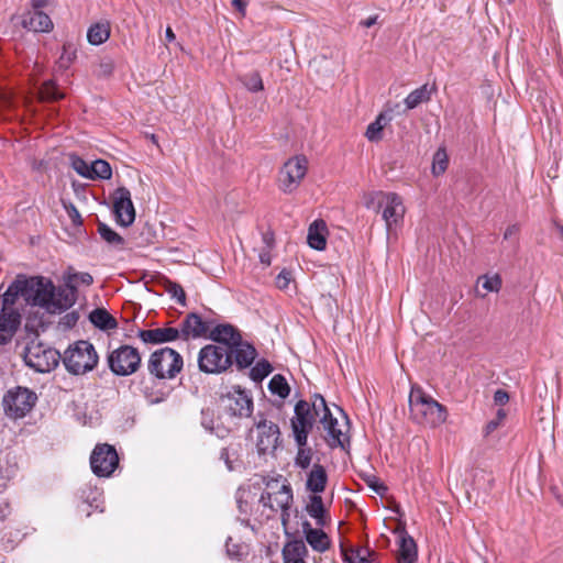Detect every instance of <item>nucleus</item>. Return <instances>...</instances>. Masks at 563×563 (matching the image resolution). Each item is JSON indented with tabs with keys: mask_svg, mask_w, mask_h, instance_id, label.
Instances as JSON below:
<instances>
[{
	"mask_svg": "<svg viewBox=\"0 0 563 563\" xmlns=\"http://www.w3.org/2000/svg\"><path fill=\"white\" fill-rule=\"evenodd\" d=\"M64 205V208L71 221V223L75 225V227H79L82 224V219H81V216L78 211V209L70 202L66 203V202H63Z\"/></svg>",
	"mask_w": 563,
	"mask_h": 563,
	"instance_id": "8fccbe9b",
	"label": "nucleus"
},
{
	"mask_svg": "<svg viewBox=\"0 0 563 563\" xmlns=\"http://www.w3.org/2000/svg\"><path fill=\"white\" fill-rule=\"evenodd\" d=\"M209 338L222 345L228 346L229 351L240 343L241 341V334L239 331L231 324H218L213 329L209 330Z\"/></svg>",
	"mask_w": 563,
	"mask_h": 563,
	"instance_id": "5701e85b",
	"label": "nucleus"
},
{
	"mask_svg": "<svg viewBox=\"0 0 563 563\" xmlns=\"http://www.w3.org/2000/svg\"><path fill=\"white\" fill-rule=\"evenodd\" d=\"M258 455L273 456L282 443L278 424L268 420L262 412L254 416L253 427L249 431Z\"/></svg>",
	"mask_w": 563,
	"mask_h": 563,
	"instance_id": "20e7f679",
	"label": "nucleus"
},
{
	"mask_svg": "<svg viewBox=\"0 0 563 563\" xmlns=\"http://www.w3.org/2000/svg\"><path fill=\"white\" fill-rule=\"evenodd\" d=\"M507 413L504 409H498L496 417L487 422V424L484 428V435L487 437L490 433H493L495 430H497L506 419Z\"/></svg>",
	"mask_w": 563,
	"mask_h": 563,
	"instance_id": "de8ad7c7",
	"label": "nucleus"
},
{
	"mask_svg": "<svg viewBox=\"0 0 563 563\" xmlns=\"http://www.w3.org/2000/svg\"><path fill=\"white\" fill-rule=\"evenodd\" d=\"M32 7L35 9H41L46 5L47 0H31Z\"/></svg>",
	"mask_w": 563,
	"mask_h": 563,
	"instance_id": "69168bd1",
	"label": "nucleus"
},
{
	"mask_svg": "<svg viewBox=\"0 0 563 563\" xmlns=\"http://www.w3.org/2000/svg\"><path fill=\"white\" fill-rule=\"evenodd\" d=\"M294 413L290 424L295 441L297 444H307L308 434L311 431L316 419H320V416L314 413L312 402L309 404L306 400H299L296 404Z\"/></svg>",
	"mask_w": 563,
	"mask_h": 563,
	"instance_id": "ddd939ff",
	"label": "nucleus"
},
{
	"mask_svg": "<svg viewBox=\"0 0 563 563\" xmlns=\"http://www.w3.org/2000/svg\"><path fill=\"white\" fill-rule=\"evenodd\" d=\"M36 395L27 388L10 389L3 397L5 413L11 418H22L34 407Z\"/></svg>",
	"mask_w": 563,
	"mask_h": 563,
	"instance_id": "2eb2a0df",
	"label": "nucleus"
},
{
	"mask_svg": "<svg viewBox=\"0 0 563 563\" xmlns=\"http://www.w3.org/2000/svg\"><path fill=\"white\" fill-rule=\"evenodd\" d=\"M227 553L230 558L241 560L247 554V547L243 543L233 542L230 537L225 542Z\"/></svg>",
	"mask_w": 563,
	"mask_h": 563,
	"instance_id": "a18cd8bd",
	"label": "nucleus"
},
{
	"mask_svg": "<svg viewBox=\"0 0 563 563\" xmlns=\"http://www.w3.org/2000/svg\"><path fill=\"white\" fill-rule=\"evenodd\" d=\"M307 552L302 541H290L283 549L284 563H306L303 558Z\"/></svg>",
	"mask_w": 563,
	"mask_h": 563,
	"instance_id": "c85d7f7f",
	"label": "nucleus"
},
{
	"mask_svg": "<svg viewBox=\"0 0 563 563\" xmlns=\"http://www.w3.org/2000/svg\"><path fill=\"white\" fill-rule=\"evenodd\" d=\"M477 283H482V287L486 291H492V292H498L503 285L501 277L498 274H494L492 276H488V275L481 276V277H478Z\"/></svg>",
	"mask_w": 563,
	"mask_h": 563,
	"instance_id": "c03bdc74",
	"label": "nucleus"
},
{
	"mask_svg": "<svg viewBox=\"0 0 563 563\" xmlns=\"http://www.w3.org/2000/svg\"><path fill=\"white\" fill-rule=\"evenodd\" d=\"M307 512L309 514L310 517H312V518H314L317 520V523L319 526H324V523H325V521H324L325 509H324V506H323L322 498H321V496L319 494H313L310 497V501L307 505Z\"/></svg>",
	"mask_w": 563,
	"mask_h": 563,
	"instance_id": "72a5a7b5",
	"label": "nucleus"
},
{
	"mask_svg": "<svg viewBox=\"0 0 563 563\" xmlns=\"http://www.w3.org/2000/svg\"><path fill=\"white\" fill-rule=\"evenodd\" d=\"M364 206L375 212H382L387 234L396 232L406 213L402 198L395 192L373 191L364 195Z\"/></svg>",
	"mask_w": 563,
	"mask_h": 563,
	"instance_id": "f03ea898",
	"label": "nucleus"
},
{
	"mask_svg": "<svg viewBox=\"0 0 563 563\" xmlns=\"http://www.w3.org/2000/svg\"><path fill=\"white\" fill-rule=\"evenodd\" d=\"M448 164H449V157H448L445 150L439 148L433 155L432 174L434 176L442 175L446 170Z\"/></svg>",
	"mask_w": 563,
	"mask_h": 563,
	"instance_id": "a19ab883",
	"label": "nucleus"
},
{
	"mask_svg": "<svg viewBox=\"0 0 563 563\" xmlns=\"http://www.w3.org/2000/svg\"><path fill=\"white\" fill-rule=\"evenodd\" d=\"M231 351L232 357L234 356V362L240 369L250 367L257 355L255 347L247 342H242V340Z\"/></svg>",
	"mask_w": 563,
	"mask_h": 563,
	"instance_id": "b1692460",
	"label": "nucleus"
},
{
	"mask_svg": "<svg viewBox=\"0 0 563 563\" xmlns=\"http://www.w3.org/2000/svg\"><path fill=\"white\" fill-rule=\"evenodd\" d=\"M519 233V227L518 224H511L509 225L505 232H504V239L505 240H508V239H511V238H516Z\"/></svg>",
	"mask_w": 563,
	"mask_h": 563,
	"instance_id": "bf43d9fd",
	"label": "nucleus"
},
{
	"mask_svg": "<svg viewBox=\"0 0 563 563\" xmlns=\"http://www.w3.org/2000/svg\"><path fill=\"white\" fill-rule=\"evenodd\" d=\"M90 322L100 330L107 331L118 327L117 320L102 308H97L89 313Z\"/></svg>",
	"mask_w": 563,
	"mask_h": 563,
	"instance_id": "c756f323",
	"label": "nucleus"
},
{
	"mask_svg": "<svg viewBox=\"0 0 563 563\" xmlns=\"http://www.w3.org/2000/svg\"><path fill=\"white\" fill-rule=\"evenodd\" d=\"M232 5L242 14L245 15V9L247 5L246 0H232Z\"/></svg>",
	"mask_w": 563,
	"mask_h": 563,
	"instance_id": "680f3d73",
	"label": "nucleus"
},
{
	"mask_svg": "<svg viewBox=\"0 0 563 563\" xmlns=\"http://www.w3.org/2000/svg\"><path fill=\"white\" fill-rule=\"evenodd\" d=\"M199 371L206 374H221L233 363L232 351L220 344H207L198 353Z\"/></svg>",
	"mask_w": 563,
	"mask_h": 563,
	"instance_id": "6e6552de",
	"label": "nucleus"
},
{
	"mask_svg": "<svg viewBox=\"0 0 563 563\" xmlns=\"http://www.w3.org/2000/svg\"><path fill=\"white\" fill-rule=\"evenodd\" d=\"M158 283L163 287L164 291L170 295V297L175 299L177 303L181 306L186 305V294L179 284L170 280L165 276L159 277Z\"/></svg>",
	"mask_w": 563,
	"mask_h": 563,
	"instance_id": "2f4dec72",
	"label": "nucleus"
},
{
	"mask_svg": "<svg viewBox=\"0 0 563 563\" xmlns=\"http://www.w3.org/2000/svg\"><path fill=\"white\" fill-rule=\"evenodd\" d=\"M434 90V86H430L429 84H424L419 88L415 89L405 98L404 102L406 109L412 110L417 108L419 104L428 102L431 99V95Z\"/></svg>",
	"mask_w": 563,
	"mask_h": 563,
	"instance_id": "cd10ccee",
	"label": "nucleus"
},
{
	"mask_svg": "<svg viewBox=\"0 0 563 563\" xmlns=\"http://www.w3.org/2000/svg\"><path fill=\"white\" fill-rule=\"evenodd\" d=\"M292 499L294 496L290 484L279 475L266 482V488L260 501L272 511H280L282 521L286 525L289 519V508L292 504Z\"/></svg>",
	"mask_w": 563,
	"mask_h": 563,
	"instance_id": "39448f33",
	"label": "nucleus"
},
{
	"mask_svg": "<svg viewBox=\"0 0 563 563\" xmlns=\"http://www.w3.org/2000/svg\"><path fill=\"white\" fill-rule=\"evenodd\" d=\"M42 166H43V161H40V162L34 161L32 164L33 169H37V170H40L42 168Z\"/></svg>",
	"mask_w": 563,
	"mask_h": 563,
	"instance_id": "774afa93",
	"label": "nucleus"
},
{
	"mask_svg": "<svg viewBox=\"0 0 563 563\" xmlns=\"http://www.w3.org/2000/svg\"><path fill=\"white\" fill-rule=\"evenodd\" d=\"M509 401V395L504 389H497L494 394V402L498 406H504Z\"/></svg>",
	"mask_w": 563,
	"mask_h": 563,
	"instance_id": "5fc2aeb1",
	"label": "nucleus"
},
{
	"mask_svg": "<svg viewBox=\"0 0 563 563\" xmlns=\"http://www.w3.org/2000/svg\"><path fill=\"white\" fill-rule=\"evenodd\" d=\"M180 338L188 340L189 338H200L209 333L210 324L203 321L199 314L189 313L180 323Z\"/></svg>",
	"mask_w": 563,
	"mask_h": 563,
	"instance_id": "6ab92c4d",
	"label": "nucleus"
},
{
	"mask_svg": "<svg viewBox=\"0 0 563 563\" xmlns=\"http://www.w3.org/2000/svg\"><path fill=\"white\" fill-rule=\"evenodd\" d=\"M141 354L132 345L123 344L109 352L107 363L110 371L117 376H130L141 366Z\"/></svg>",
	"mask_w": 563,
	"mask_h": 563,
	"instance_id": "1a4fd4ad",
	"label": "nucleus"
},
{
	"mask_svg": "<svg viewBox=\"0 0 563 563\" xmlns=\"http://www.w3.org/2000/svg\"><path fill=\"white\" fill-rule=\"evenodd\" d=\"M291 274L290 272L284 269L276 277V285L279 289H286L290 283Z\"/></svg>",
	"mask_w": 563,
	"mask_h": 563,
	"instance_id": "864d4df0",
	"label": "nucleus"
},
{
	"mask_svg": "<svg viewBox=\"0 0 563 563\" xmlns=\"http://www.w3.org/2000/svg\"><path fill=\"white\" fill-rule=\"evenodd\" d=\"M273 371L272 365L266 360L258 361L254 367L251 368L250 376L254 382H261Z\"/></svg>",
	"mask_w": 563,
	"mask_h": 563,
	"instance_id": "37998d69",
	"label": "nucleus"
},
{
	"mask_svg": "<svg viewBox=\"0 0 563 563\" xmlns=\"http://www.w3.org/2000/svg\"><path fill=\"white\" fill-rule=\"evenodd\" d=\"M298 451L295 457V465L301 470H307L312 462L313 451L307 444H297Z\"/></svg>",
	"mask_w": 563,
	"mask_h": 563,
	"instance_id": "ea45409f",
	"label": "nucleus"
},
{
	"mask_svg": "<svg viewBox=\"0 0 563 563\" xmlns=\"http://www.w3.org/2000/svg\"><path fill=\"white\" fill-rule=\"evenodd\" d=\"M417 558V547L411 537H401L398 560L401 563H412Z\"/></svg>",
	"mask_w": 563,
	"mask_h": 563,
	"instance_id": "473e14b6",
	"label": "nucleus"
},
{
	"mask_svg": "<svg viewBox=\"0 0 563 563\" xmlns=\"http://www.w3.org/2000/svg\"><path fill=\"white\" fill-rule=\"evenodd\" d=\"M14 107V99L12 96L7 92L0 90V112L7 109H11Z\"/></svg>",
	"mask_w": 563,
	"mask_h": 563,
	"instance_id": "603ef678",
	"label": "nucleus"
},
{
	"mask_svg": "<svg viewBox=\"0 0 563 563\" xmlns=\"http://www.w3.org/2000/svg\"><path fill=\"white\" fill-rule=\"evenodd\" d=\"M345 559L349 563H371L369 560H367L364 556H361L360 551H356V553L352 552L351 555L345 554Z\"/></svg>",
	"mask_w": 563,
	"mask_h": 563,
	"instance_id": "6e6d98bb",
	"label": "nucleus"
},
{
	"mask_svg": "<svg viewBox=\"0 0 563 563\" xmlns=\"http://www.w3.org/2000/svg\"><path fill=\"white\" fill-rule=\"evenodd\" d=\"M271 251L272 250H268V249H263L261 252H260V261L262 264L266 265V266H269L271 263H272V256H271Z\"/></svg>",
	"mask_w": 563,
	"mask_h": 563,
	"instance_id": "052dcab7",
	"label": "nucleus"
},
{
	"mask_svg": "<svg viewBox=\"0 0 563 563\" xmlns=\"http://www.w3.org/2000/svg\"><path fill=\"white\" fill-rule=\"evenodd\" d=\"M113 212L117 222L122 227H129L134 222L135 210L131 200V192L125 187L114 191Z\"/></svg>",
	"mask_w": 563,
	"mask_h": 563,
	"instance_id": "a211bd4d",
	"label": "nucleus"
},
{
	"mask_svg": "<svg viewBox=\"0 0 563 563\" xmlns=\"http://www.w3.org/2000/svg\"><path fill=\"white\" fill-rule=\"evenodd\" d=\"M243 86L251 92H258L264 89L261 74L256 70L250 71L240 78Z\"/></svg>",
	"mask_w": 563,
	"mask_h": 563,
	"instance_id": "e433bc0d",
	"label": "nucleus"
},
{
	"mask_svg": "<svg viewBox=\"0 0 563 563\" xmlns=\"http://www.w3.org/2000/svg\"><path fill=\"white\" fill-rule=\"evenodd\" d=\"M21 324V314L19 311H9L1 309L0 312V344L4 345L11 342Z\"/></svg>",
	"mask_w": 563,
	"mask_h": 563,
	"instance_id": "aec40b11",
	"label": "nucleus"
},
{
	"mask_svg": "<svg viewBox=\"0 0 563 563\" xmlns=\"http://www.w3.org/2000/svg\"><path fill=\"white\" fill-rule=\"evenodd\" d=\"M268 389L272 394L277 395L283 399L288 397L290 393V387L286 378L280 374H276L272 377L268 384Z\"/></svg>",
	"mask_w": 563,
	"mask_h": 563,
	"instance_id": "c9c22d12",
	"label": "nucleus"
},
{
	"mask_svg": "<svg viewBox=\"0 0 563 563\" xmlns=\"http://www.w3.org/2000/svg\"><path fill=\"white\" fill-rule=\"evenodd\" d=\"M376 22H377V15H373V16L367 18V19H366V20H364V21H361V25H362V26H364V27H371V26H373Z\"/></svg>",
	"mask_w": 563,
	"mask_h": 563,
	"instance_id": "0e129e2a",
	"label": "nucleus"
},
{
	"mask_svg": "<svg viewBox=\"0 0 563 563\" xmlns=\"http://www.w3.org/2000/svg\"><path fill=\"white\" fill-rule=\"evenodd\" d=\"M98 354L95 346L86 340L69 345L64 352L63 363L73 375H84L91 372L98 364Z\"/></svg>",
	"mask_w": 563,
	"mask_h": 563,
	"instance_id": "423d86ee",
	"label": "nucleus"
},
{
	"mask_svg": "<svg viewBox=\"0 0 563 563\" xmlns=\"http://www.w3.org/2000/svg\"><path fill=\"white\" fill-rule=\"evenodd\" d=\"M308 170V159L305 155H295L286 161L278 173V186L285 194L294 192Z\"/></svg>",
	"mask_w": 563,
	"mask_h": 563,
	"instance_id": "9b49d317",
	"label": "nucleus"
},
{
	"mask_svg": "<svg viewBox=\"0 0 563 563\" xmlns=\"http://www.w3.org/2000/svg\"><path fill=\"white\" fill-rule=\"evenodd\" d=\"M409 410L413 421L429 428L443 424L448 418L446 408L420 387H413L410 391Z\"/></svg>",
	"mask_w": 563,
	"mask_h": 563,
	"instance_id": "7ed1b4c3",
	"label": "nucleus"
},
{
	"mask_svg": "<svg viewBox=\"0 0 563 563\" xmlns=\"http://www.w3.org/2000/svg\"><path fill=\"white\" fill-rule=\"evenodd\" d=\"M227 410L234 417H250L253 412V399L249 391L233 386L224 397Z\"/></svg>",
	"mask_w": 563,
	"mask_h": 563,
	"instance_id": "f3484780",
	"label": "nucleus"
},
{
	"mask_svg": "<svg viewBox=\"0 0 563 563\" xmlns=\"http://www.w3.org/2000/svg\"><path fill=\"white\" fill-rule=\"evenodd\" d=\"M184 361L181 355L170 347L154 351L148 358L147 369L158 379H173L181 371Z\"/></svg>",
	"mask_w": 563,
	"mask_h": 563,
	"instance_id": "0eeeda50",
	"label": "nucleus"
},
{
	"mask_svg": "<svg viewBox=\"0 0 563 563\" xmlns=\"http://www.w3.org/2000/svg\"><path fill=\"white\" fill-rule=\"evenodd\" d=\"M113 70V63L111 60L102 62L99 65V75L109 76Z\"/></svg>",
	"mask_w": 563,
	"mask_h": 563,
	"instance_id": "4d7b16f0",
	"label": "nucleus"
},
{
	"mask_svg": "<svg viewBox=\"0 0 563 563\" xmlns=\"http://www.w3.org/2000/svg\"><path fill=\"white\" fill-rule=\"evenodd\" d=\"M23 356L26 365L40 373L53 371L60 358L58 351L35 341L26 345Z\"/></svg>",
	"mask_w": 563,
	"mask_h": 563,
	"instance_id": "9d476101",
	"label": "nucleus"
},
{
	"mask_svg": "<svg viewBox=\"0 0 563 563\" xmlns=\"http://www.w3.org/2000/svg\"><path fill=\"white\" fill-rule=\"evenodd\" d=\"M302 528L306 534V540L313 550L324 552L329 549L330 540L325 532H323L321 529L311 528L308 521L302 525Z\"/></svg>",
	"mask_w": 563,
	"mask_h": 563,
	"instance_id": "bb28decb",
	"label": "nucleus"
},
{
	"mask_svg": "<svg viewBox=\"0 0 563 563\" xmlns=\"http://www.w3.org/2000/svg\"><path fill=\"white\" fill-rule=\"evenodd\" d=\"M34 306L45 309L49 313H60L73 307L77 300V291L67 280L64 285L55 287L52 280L42 276L35 277Z\"/></svg>",
	"mask_w": 563,
	"mask_h": 563,
	"instance_id": "f257e3e1",
	"label": "nucleus"
},
{
	"mask_svg": "<svg viewBox=\"0 0 563 563\" xmlns=\"http://www.w3.org/2000/svg\"><path fill=\"white\" fill-rule=\"evenodd\" d=\"M64 280H67L70 286L75 287L77 291L78 285L90 286L93 283V277L86 272L67 273L64 276Z\"/></svg>",
	"mask_w": 563,
	"mask_h": 563,
	"instance_id": "79ce46f5",
	"label": "nucleus"
},
{
	"mask_svg": "<svg viewBox=\"0 0 563 563\" xmlns=\"http://www.w3.org/2000/svg\"><path fill=\"white\" fill-rule=\"evenodd\" d=\"M139 338L144 343L150 344H162L166 342H173L180 338V332L177 328H155L150 330H141Z\"/></svg>",
	"mask_w": 563,
	"mask_h": 563,
	"instance_id": "4be33fe9",
	"label": "nucleus"
},
{
	"mask_svg": "<svg viewBox=\"0 0 563 563\" xmlns=\"http://www.w3.org/2000/svg\"><path fill=\"white\" fill-rule=\"evenodd\" d=\"M10 515V507L7 503H0V521H3Z\"/></svg>",
	"mask_w": 563,
	"mask_h": 563,
	"instance_id": "e2e57ef3",
	"label": "nucleus"
},
{
	"mask_svg": "<svg viewBox=\"0 0 563 563\" xmlns=\"http://www.w3.org/2000/svg\"><path fill=\"white\" fill-rule=\"evenodd\" d=\"M328 475L324 466L319 463L312 465L307 475L306 488L313 494H320L325 489Z\"/></svg>",
	"mask_w": 563,
	"mask_h": 563,
	"instance_id": "a878e982",
	"label": "nucleus"
},
{
	"mask_svg": "<svg viewBox=\"0 0 563 563\" xmlns=\"http://www.w3.org/2000/svg\"><path fill=\"white\" fill-rule=\"evenodd\" d=\"M327 224L323 220L313 221L308 229L307 242L310 247L323 251L327 246Z\"/></svg>",
	"mask_w": 563,
	"mask_h": 563,
	"instance_id": "393cba45",
	"label": "nucleus"
},
{
	"mask_svg": "<svg viewBox=\"0 0 563 563\" xmlns=\"http://www.w3.org/2000/svg\"><path fill=\"white\" fill-rule=\"evenodd\" d=\"M165 36H166L167 42H173L176 38L175 33L173 32L172 27H169V26L166 29Z\"/></svg>",
	"mask_w": 563,
	"mask_h": 563,
	"instance_id": "338daca9",
	"label": "nucleus"
},
{
	"mask_svg": "<svg viewBox=\"0 0 563 563\" xmlns=\"http://www.w3.org/2000/svg\"><path fill=\"white\" fill-rule=\"evenodd\" d=\"M35 277H21L19 276L7 289V291L0 296L1 297V309H5L9 311H18L14 308L16 299L19 297H23L24 300L34 306L35 301Z\"/></svg>",
	"mask_w": 563,
	"mask_h": 563,
	"instance_id": "4468645a",
	"label": "nucleus"
},
{
	"mask_svg": "<svg viewBox=\"0 0 563 563\" xmlns=\"http://www.w3.org/2000/svg\"><path fill=\"white\" fill-rule=\"evenodd\" d=\"M110 36V23L101 21L92 24L87 31L88 42L92 45L104 43Z\"/></svg>",
	"mask_w": 563,
	"mask_h": 563,
	"instance_id": "7c9ffc66",
	"label": "nucleus"
},
{
	"mask_svg": "<svg viewBox=\"0 0 563 563\" xmlns=\"http://www.w3.org/2000/svg\"><path fill=\"white\" fill-rule=\"evenodd\" d=\"M71 167L76 170L77 174L85 178H91L90 175V164L78 156H71Z\"/></svg>",
	"mask_w": 563,
	"mask_h": 563,
	"instance_id": "09e8293b",
	"label": "nucleus"
},
{
	"mask_svg": "<svg viewBox=\"0 0 563 563\" xmlns=\"http://www.w3.org/2000/svg\"><path fill=\"white\" fill-rule=\"evenodd\" d=\"M366 484L368 487H371L375 493L379 495H384L387 492V487L379 482V479L376 476L368 475L365 478Z\"/></svg>",
	"mask_w": 563,
	"mask_h": 563,
	"instance_id": "3c124183",
	"label": "nucleus"
},
{
	"mask_svg": "<svg viewBox=\"0 0 563 563\" xmlns=\"http://www.w3.org/2000/svg\"><path fill=\"white\" fill-rule=\"evenodd\" d=\"M312 409L317 416H320V422L327 432L325 440L331 448H344V441L346 440V437L343 431L338 428V420L332 417L325 399L321 395L313 396Z\"/></svg>",
	"mask_w": 563,
	"mask_h": 563,
	"instance_id": "f8f14e48",
	"label": "nucleus"
},
{
	"mask_svg": "<svg viewBox=\"0 0 563 563\" xmlns=\"http://www.w3.org/2000/svg\"><path fill=\"white\" fill-rule=\"evenodd\" d=\"M262 240L265 245L264 249L272 250L274 247L275 239H274V234L272 232L263 233Z\"/></svg>",
	"mask_w": 563,
	"mask_h": 563,
	"instance_id": "13d9d810",
	"label": "nucleus"
},
{
	"mask_svg": "<svg viewBox=\"0 0 563 563\" xmlns=\"http://www.w3.org/2000/svg\"><path fill=\"white\" fill-rule=\"evenodd\" d=\"M98 232L102 240H104L107 243L122 247L124 244V240L121 235H119L115 231H113L109 225L106 223L100 222L98 224Z\"/></svg>",
	"mask_w": 563,
	"mask_h": 563,
	"instance_id": "58836bf2",
	"label": "nucleus"
},
{
	"mask_svg": "<svg viewBox=\"0 0 563 563\" xmlns=\"http://www.w3.org/2000/svg\"><path fill=\"white\" fill-rule=\"evenodd\" d=\"M21 23L24 29L33 32H49L53 29L51 18L35 8L23 13Z\"/></svg>",
	"mask_w": 563,
	"mask_h": 563,
	"instance_id": "412c9836",
	"label": "nucleus"
},
{
	"mask_svg": "<svg viewBox=\"0 0 563 563\" xmlns=\"http://www.w3.org/2000/svg\"><path fill=\"white\" fill-rule=\"evenodd\" d=\"M383 120L384 115L379 114L376 120L367 126L365 135L369 141L376 142L382 139V131L384 128Z\"/></svg>",
	"mask_w": 563,
	"mask_h": 563,
	"instance_id": "49530a36",
	"label": "nucleus"
},
{
	"mask_svg": "<svg viewBox=\"0 0 563 563\" xmlns=\"http://www.w3.org/2000/svg\"><path fill=\"white\" fill-rule=\"evenodd\" d=\"M119 456L115 449L107 443L98 444L90 455V466L99 477L110 476L118 467Z\"/></svg>",
	"mask_w": 563,
	"mask_h": 563,
	"instance_id": "dca6fc26",
	"label": "nucleus"
},
{
	"mask_svg": "<svg viewBox=\"0 0 563 563\" xmlns=\"http://www.w3.org/2000/svg\"><path fill=\"white\" fill-rule=\"evenodd\" d=\"M37 93L41 101H56L64 98V93L57 89L53 80L43 82Z\"/></svg>",
	"mask_w": 563,
	"mask_h": 563,
	"instance_id": "f704fd0d",
	"label": "nucleus"
},
{
	"mask_svg": "<svg viewBox=\"0 0 563 563\" xmlns=\"http://www.w3.org/2000/svg\"><path fill=\"white\" fill-rule=\"evenodd\" d=\"M90 179H109L112 175L111 166L107 161L96 159L90 164Z\"/></svg>",
	"mask_w": 563,
	"mask_h": 563,
	"instance_id": "4c0bfd02",
	"label": "nucleus"
}]
</instances>
